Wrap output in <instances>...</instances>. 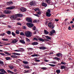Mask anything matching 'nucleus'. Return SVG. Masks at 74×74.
Segmentation results:
<instances>
[{"label": "nucleus", "mask_w": 74, "mask_h": 74, "mask_svg": "<svg viewBox=\"0 0 74 74\" xmlns=\"http://www.w3.org/2000/svg\"><path fill=\"white\" fill-rule=\"evenodd\" d=\"M17 16L19 17H22L23 16V15L22 14H18L13 15L10 17V19L12 20L16 19L17 18Z\"/></svg>", "instance_id": "nucleus-1"}, {"label": "nucleus", "mask_w": 74, "mask_h": 74, "mask_svg": "<svg viewBox=\"0 0 74 74\" xmlns=\"http://www.w3.org/2000/svg\"><path fill=\"white\" fill-rule=\"evenodd\" d=\"M25 35L27 37H30L32 36V33L30 31H27L25 32Z\"/></svg>", "instance_id": "nucleus-2"}, {"label": "nucleus", "mask_w": 74, "mask_h": 74, "mask_svg": "<svg viewBox=\"0 0 74 74\" xmlns=\"http://www.w3.org/2000/svg\"><path fill=\"white\" fill-rule=\"evenodd\" d=\"M46 16L47 17H50L51 16V10L50 9H48L46 12Z\"/></svg>", "instance_id": "nucleus-3"}, {"label": "nucleus", "mask_w": 74, "mask_h": 74, "mask_svg": "<svg viewBox=\"0 0 74 74\" xmlns=\"http://www.w3.org/2000/svg\"><path fill=\"white\" fill-rule=\"evenodd\" d=\"M48 26L51 29H53L54 28L53 24L51 22H49L48 23Z\"/></svg>", "instance_id": "nucleus-4"}, {"label": "nucleus", "mask_w": 74, "mask_h": 74, "mask_svg": "<svg viewBox=\"0 0 74 74\" xmlns=\"http://www.w3.org/2000/svg\"><path fill=\"white\" fill-rule=\"evenodd\" d=\"M26 21L27 22H28L32 23V19L30 17H27L26 18Z\"/></svg>", "instance_id": "nucleus-5"}, {"label": "nucleus", "mask_w": 74, "mask_h": 74, "mask_svg": "<svg viewBox=\"0 0 74 74\" xmlns=\"http://www.w3.org/2000/svg\"><path fill=\"white\" fill-rule=\"evenodd\" d=\"M26 25L28 27H32L33 26H34V24L32 23H27L26 24Z\"/></svg>", "instance_id": "nucleus-6"}, {"label": "nucleus", "mask_w": 74, "mask_h": 74, "mask_svg": "<svg viewBox=\"0 0 74 74\" xmlns=\"http://www.w3.org/2000/svg\"><path fill=\"white\" fill-rule=\"evenodd\" d=\"M4 13L5 14H9L11 13V11L10 10H6L4 11Z\"/></svg>", "instance_id": "nucleus-7"}, {"label": "nucleus", "mask_w": 74, "mask_h": 74, "mask_svg": "<svg viewBox=\"0 0 74 74\" xmlns=\"http://www.w3.org/2000/svg\"><path fill=\"white\" fill-rule=\"evenodd\" d=\"M20 10L22 12H25L26 11V9L24 7H22L20 8Z\"/></svg>", "instance_id": "nucleus-8"}, {"label": "nucleus", "mask_w": 74, "mask_h": 74, "mask_svg": "<svg viewBox=\"0 0 74 74\" xmlns=\"http://www.w3.org/2000/svg\"><path fill=\"white\" fill-rule=\"evenodd\" d=\"M55 33V31L54 30H52L50 32V34L51 36H52L54 33Z\"/></svg>", "instance_id": "nucleus-9"}, {"label": "nucleus", "mask_w": 74, "mask_h": 74, "mask_svg": "<svg viewBox=\"0 0 74 74\" xmlns=\"http://www.w3.org/2000/svg\"><path fill=\"white\" fill-rule=\"evenodd\" d=\"M15 8L14 6H11L10 7L6 8V9L7 10H13Z\"/></svg>", "instance_id": "nucleus-10"}, {"label": "nucleus", "mask_w": 74, "mask_h": 74, "mask_svg": "<svg viewBox=\"0 0 74 74\" xmlns=\"http://www.w3.org/2000/svg\"><path fill=\"white\" fill-rule=\"evenodd\" d=\"M18 42V40L16 39L13 40L12 42V43H16Z\"/></svg>", "instance_id": "nucleus-11"}, {"label": "nucleus", "mask_w": 74, "mask_h": 74, "mask_svg": "<svg viewBox=\"0 0 74 74\" xmlns=\"http://www.w3.org/2000/svg\"><path fill=\"white\" fill-rule=\"evenodd\" d=\"M35 3L36 2L34 1H32V2H30V5L33 6L34 5V4H35Z\"/></svg>", "instance_id": "nucleus-12"}, {"label": "nucleus", "mask_w": 74, "mask_h": 74, "mask_svg": "<svg viewBox=\"0 0 74 74\" xmlns=\"http://www.w3.org/2000/svg\"><path fill=\"white\" fill-rule=\"evenodd\" d=\"M31 72V70H28L27 71L25 70V71L24 72V73H29Z\"/></svg>", "instance_id": "nucleus-13"}, {"label": "nucleus", "mask_w": 74, "mask_h": 74, "mask_svg": "<svg viewBox=\"0 0 74 74\" xmlns=\"http://www.w3.org/2000/svg\"><path fill=\"white\" fill-rule=\"evenodd\" d=\"M0 71H1V72H2V73H6V72L3 69H0Z\"/></svg>", "instance_id": "nucleus-14"}, {"label": "nucleus", "mask_w": 74, "mask_h": 74, "mask_svg": "<svg viewBox=\"0 0 74 74\" xmlns=\"http://www.w3.org/2000/svg\"><path fill=\"white\" fill-rule=\"evenodd\" d=\"M39 49H42L43 50H44L46 49V48H45V47L42 46V47H39Z\"/></svg>", "instance_id": "nucleus-15"}, {"label": "nucleus", "mask_w": 74, "mask_h": 74, "mask_svg": "<svg viewBox=\"0 0 74 74\" xmlns=\"http://www.w3.org/2000/svg\"><path fill=\"white\" fill-rule=\"evenodd\" d=\"M13 3L12 1H10L7 3V4L8 5H11V4H12V3Z\"/></svg>", "instance_id": "nucleus-16"}, {"label": "nucleus", "mask_w": 74, "mask_h": 74, "mask_svg": "<svg viewBox=\"0 0 74 74\" xmlns=\"http://www.w3.org/2000/svg\"><path fill=\"white\" fill-rule=\"evenodd\" d=\"M62 55L60 53H58L56 54V56L57 57H60V56H62Z\"/></svg>", "instance_id": "nucleus-17"}, {"label": "nucleus", "mask_w": 74, "mask_h": 74, "mask_svg": "<svg viewBox=\"0 0 74 74\" xmlns=\"http://www.w3.org/2000/svg\"><path fill=\"white\" fill-rule=\"evenodd\" d=\"M56 72L58 74H60V69H57L56 70Z\"/></svg>", "instance_id": "nucleus-18"}, {"label": "nucleus", "mask_w": 74, "mask_h": 74, "mask_svg": "<svg viewBox=\"0 0 74 74\" xmlns=\"http://www.w3.org/2000/svg\"><path fill=\"white\" fill-rule=\"evenodd\" d=\"M20 42H21V43H22V44H25V41L23 40H20Z\"/></svg>", "instance_id": "nucleus-19"}, {"label": "nucleus", "mask_w": 74, "mask_h": 74, "mask_svg": "<svg viewBox=\"0 0 74 74\" xmlns=\"http://www.w3.org/2000/svg\"><path fill=\"white\" fill-rule=\"evenodd\" d=\"M46 2L47 4H50L51 3L50 0H46Z\"/></svg>", "instance_id": "nucleus-20"}, {"label": "nucleus", "mask_w": 74, "mask_h": 74, "mask_svg": "<svg viewBox=\"0 0 74 74\" xmlns=\"http://www.w3.org/2000/svg\"><path fill=\"white\" fill-rule=\"evenodd\" d=\"M12 55H18V56H19V55H20L21 54L19 53H12Z\"/></svg>", "instance_id": "nucleus-21"}, {"label": "nucleus", "mask_w": 74, "mask_h": 74, "mask_svg": "<svg viewBox=\"0 0 74 74\" xmlns=\"http://www.w3.org/2000/svg\"><path fill=\"white\" fill-rule=\"evenodd\" d=\"M4 53L6 55H11V53H8V52H7V51H4Z\"/></svg>", "instance_id": "nucleus-22"}, {"label": "nucleus", "mask_w": 74, "mask_h": 74, "mask_svg": "<svg viewBox=\"0 0 74 74\" xmlns=\"http://www.w3.org/2000/svg\"><path fill=\"white\" fill-rule=\"evenodd\" d=\"M61 69H66V66H64L62 65L61 66Z\"/></svg>", "instance_id": "nucleus-23"}, {"label": "nucleus", "mask_w": 74, "mask_h": 74, "mask_svg": "<svg viewBox=\"0 0 74 74\" xmlns=\"http://www.w3.org/2000/svg\"><path fill=\"white\" fill-rule=\"evenodd\" d=\"M38 44V42H34L32 43V45H37V44Z\"/></svg>", "instance_id": "nucleus-24"}, {"label": "nucleus", "mask_w": 74, "mask_h": 74, "mask_svg": "<svg viewBox=\"0 0 74 74\" xmlns=\"http://www.w3.org/2000/svg\"><path fill=\"white\" fill-rule=\"evenodd\" d=\"M11 57L13 58H17V56L14 55H12L11 56Z\"/></svg>", "instance_id": "nucleus-25"}, {"label": "nucleus", "mask_w": 74, "mask_h": 74, "mask_svg": "<svg viewBox=\"0 0 74 74\" xmlns=\"http://www.w3.org/2000/svg\"><path fill=\"white\" fill-rule=\"evenodd\" d=\"M42 6H44V7H47V4L45 3H42Z\"/></svg>", "instance_id": "nucleus-26"}, {"label": "nucleus", "mask_w": 74, "mask_h": 74, "mask_svg": "<svg viewBox=\"0 0 74 74\" xmlns=\"http://www.w3.org/2000/svg\"><path fill=\"white\" fill-rule=\"evenodd\" d=\"M45 37L47 39H48V40H51V38L49 37L48 36H45Z\"/></svg>", "instance_id": "nucleus-27"}, {"label": "nucleus", "mask_w": 74, "mask_h": 74, "mask_svg": "<svg viewBox=\"0 0 74 74\" xmlns=\"http://www.w3.org/2000/svg\"><path fill=\"white\" fill-rule=\"evenodd\" d=\"M44 32L45 34H48V33H49V32L47 30H45Z\"/></svg>", "instance_id": "nucleus-28"}, {"label": "nucleus", "mask_w": 74, "mask_h": 74, "mask_svg": "<svg viewBox=\"0 0 74 74\" xmlns=\"http://www.w3.org/2000/svg\"><path fill=\"white\" fill-rule=\"evenodd\" d=\"M38 54H34V55H32V57H35V56H38Z\"/></svg>", "instance_id": "nucleus-29"}, {"label": "nucleus", "mask_w": 74, "mask_h": 74, "mask_svg": "<svg viewBox=\"0 0 74 74\" xmlns=\"http://www.w3.org/2000/svg\"><path fill=\"white\" fill-rule=\"evenodd\" d=\"M2 40H3V41H8V39L7 38H2Z\"/></svg>", "instance_id": "nucleus-30"}, {"label": "nucleus", "mask_w": 74, "mask_h": 74, "mask_svg": "<svg viewBox=\"0 0 74 74\" xmlns=\"http://www.w3.org/2000/svg\"><path fill=\"white\" fill-rule=\"evenodd\" d=\"M5 59L7 60H11V58L10 57H7L5 58Z\"/></svg>", "instance_id": "nucleus-31"}, {"label": "nucleus", "mask_w": 74, "mask_h": 74, "mask_svg": "<svg viewBox=\"0 0 74 74\" xmlns=\"http://www.w3.org/2000/svg\"><path fill=\"white\" fill-rule=\"evenodd\" d=\"M8 72L9 73H10V74H13V73H14L13 72L9 70H8Z\"/></svg>", "instance_id": "nucleus-32"}, {"label": "nucleus", "mask_w": 74, "mask_h": 74, "mask_svg": "<svg viewBox=\"0 0 74 74\" xmlns=\"http://www.w3.org/2000/svg\"><path fill=\"white\" fill-rule=\"evenodd\" d=\"M6 33L8 34H11V32L10 31H8Z\"/></svg>", "instance_id": "nucleus-33"}, {"label": "nucleus", "mask_w": 74, "mask_h": 74, "mask_svg": "<svg viewBox=\"0 0 74 74\" xmlns=\"http://www.w3.org/2000/svg\"><path fill=\"white\" fill-rule=\"evenodd\" d=\"M41 69L42 70H47V68L45 67H41Z\"/></svg>", "instance_id": "nucleus-34"}, {"label": "nucleus", "mask_w": 74, "mask_h": 74, "mask_svg": "<svg viewBox=\"0 0 74 74\" xmlns=\"http://www.w3.org/2000/svg\"><path fill=\"white\" fill-rule=\"evenodd\" d=\"M39 41H42V42L44 41V39L41 38H40L39 39Z\"/></svg>", "instance_id": "nucleus-35"}, {"label": "nucleus", "mask_w": 74, "mask_h": 74, "mask_svg": "<svg viewBox=\"0 0 74 74\" xmlns=\"http://www.w3.org/2000/svg\"><path fill=\"white\" fill-rule=\"evenodd\" d=\"M36 14H37V15H38V16H40V15H41V12H37V13H36Z\"/></svg>", "instance_id": "nucleus-36"}, {"label": "nucleus", "mask_w": 74, "mask_h": 74, "mask_svg": "<svg viewBox=\"0 0 74 74\" xmlns=\"http://www.w3.org/2000/svg\"><path fill=\"white\" fill-rule=\"evenodd\" d=\"M16 33L17 34H18L20 33V32H19V31L18 30H16Z\"/></svg>", "instance_id": "nucleus-37"}, {"label": "nucleus", "mask_w": 74, "mask_h": 74, "mask_svg": "<svg viewBox=\"0 0 74 74\" xmlns=\"http://www.w3.org/2000/svg\"><path fill=\"white\" fill-rule=\"evenodd\" d=\"M12 36H16V34H15L13 32H12Z\"/></svg>", "instance_id": "nucleus-38"}, {"label": "nucleus", "mask_w": 74, "mask_h": 74, "mask_svg": "<svg viewBox=\"0 0 74 74\" xmlns=\"http://www.w3.org/2000/svg\"><path fill=\"white\" fill-rule=\"evenodd\" d=\"M34 10L35 11H40L39 8H36Z\"/></svg>", "instance_id": "nucleus-39"}, {"label": "nucleus", "mask_w": 74, "mask_h": 74, "mask_svg": "<svg viewBox=\"0 0 74 74\" xmlns=\"http://www.w3.org/2000/svg\"><path fill=\"white\" fill-rule=\"evenodd\" d=\"M20 34L21 36H25V34L23 32H21L20 33Z\"/></svg>", "instance_id": "nucleus-40"}, {"label": "nucleus", "mask_w": 74, "mask_h": 74, "mask_svg": "<svg viewBox=\"0 0 74 74\" xmlns=\"http://www.w3.org/2000/svg\"><path fill=\"white\" fill-rule=\"evenodd\" d=\"M53 59H56V60H60V58H58V57H55L54 58H53Z\"/></svg>", "instance_id": "nucleus-41"}, {"label": "nucleus", "mask_w": 74, "mask_h": 74, "mask_svg": "<svg viewBox=\"0 0 74 74\" xmlns=\"http://www.w3.org/2000/svg\"><path fill=\"white\" fill-rule=\"evenodd\" d=\"M23 62L24 64H29V63L27 61H23Z\"/></svg>", "instance_id": "nucleus-42"}, {"label": "nucleus", "mask_w": 74, "mask_h": 74, "mask_svg": "<svg viewBox=\"0 0 74 74\" xmlns=\"http://www.w3.org/2000/svg\"><path fill=\"white\" fill-rule=\"evenodd\" d=\"M1 36H5V33H3V34H0Z\"/></svg>", "instance_id": "nucleus-43"}, {"label": "nucleus", "mask_w": 74, "mask_h": 74, "mask_svg": "<svg viewBox=\"0 0 74 74\" xmlns=\"http://www.w3.org/2000/svg\"><path fill=\"white\" fill-rule=\"evenodd\" d=\"M4 16H5V15L3 14H1L0 15V18H3V17H4Z\"/></svg>", "instance_id": "nucleus-44"}, {"label": "nucleus", "mask_w": 74, "mask_h": 74, "mask_svg": "<svg viewBox=\"0 0 74 74\" xmlns=\"http://www.w3.org/2000/svg\"><path fill=\"white\" fill-rule=\"evenodd\" d=\"M49 66H53V67H54V66H55V65L54 64H48Z\"/></svg>", "instance_id": "nucleus-45"}, {"label": "nucleus", "mask_w": 74, "mask_h": 74, "mask_svg": "<svg viewBox=\"0 0 74 74\" xmlns=\"http://www.w3.org/2000/svg\"><path fill=\"white\" fill-rule=\"evenodd\" d=\"M9 67L10 69H12L14 68V66H10Z\"/></svg>", "instance_id": "nucleus-46"}, {"label": "nucleus", "mask_w": 74, "mask_h": 74, "mask_svg": "<svg viewBox=\"0 0 74 74\" xmlns=\"http://www.w3.org/2000/svg\"><path fill=\"white\" fill-rule=\"evenodd\" d=\"M4 62L0 60V64H3Z\"/></svg>", "instance_id": "nucleus-47"}, {"label": "nucleus", "mask_w": 74, "mask_h": 74, "mask_svg": "<svg viewBox=\"0 0 74 74\" xmlns=\"http://www.w3.org/2000/svg\"><path fill=\"white\" fill-rule=\"evenodd\" d=\"M25 68L26 69H30V67H29V66H25Z\"/></svg>", "instance_id": "nucleus-48"}, {"label": "nucleus", "mask_w": 74, "mask_h": 74, "mask_svg": "<svg viewBox=\"0 0 74 74\" xmlns=\"http://www.w3.org/2000/svg\"><path fill=\"white\" fill-rule=\"evenodd\" d=\"M0 54L1 55H2V56H5V54L4 53H0Z\"/></svg>", "instance_id": "nucleus-49"}, {"label": "nucleus", "mask_w": 74, "mask_h": 74, "mask_svg": "<svg viewBox=\"0 0 74 74\" xmlns=\"http://www.w3.org/2000/svg\"><path fill=\"white\" fill-rule=\"evenodd\" d=\"M33 29L34 30H36V27L35 26H34L33 27Z\"/></svg>", "instance_id": "nucleus-50"}, {"label": "nucleus", "mask_w": 74, "mask_h": 74, "mask_svg": "<svg viewBox=\"0 0 74 74\" xmlns=\"http://www.w3.org/2000/svg\"><path fill=\"white\" fill-rule=\"evenodd\" d=\"M14 51H16V52H21V50L19 49L18 50H14Z\"/></svg>", "instance_id": "nucleus-51"}, {"label": "nucleus", "mask_w": 74, "mask_h": 74, "mask_svg": "<svg viewBox=\"0 0 74 74\" xmlns=\"http://www.w3.org/2000/svg\"><path fill=\"white\" fill-rule=\"evenodd\" d=\"M20 50V52H21V51H23L24 50V49L23 48H21L20 49V50Z\"/></svg>", "instance_id": "nucleus-52"}, {"label": "nucleus", "mask_w": 74, "mask_h": 74, "mask_svg": "<svg viewBox=\"0 0 74 74\" xmlns=\"http://www.w3.org/2000/svg\"><path fill=\"white\" fill-rule=\"evenodd\" d=\"M26 40L27 41H28V42H29L30 41V40L28 38H26Z\"/></svg>", "instance_id": "nucleus-53"}, {"label": "nucleus", "mask_w": 74, "mask_h": 74, "mask_svg": "<svg viewBox=\"0 0 74 74\" xmlns=\"http://www.w3.org/2000/svg\"><path fill=\"white\" fill-rule=\"evenodd\" d=\"M51 63H53V64H56V61H53L51 62Z\"/></svg>", "instance_id": "nucleus-54"}, {"label": "nucleus", "mask_w": 74, "mask_h": 74, "mask_svg": "<svg viewBox=\"0 0 74 74\" xmlns=\"http://www.w3.org/2000/svg\"><path fill=\"white\" fill-rule=\"evenodd\" d=\"M38 39L36 38H34L33 39V40H34V41H38Z\"/></svg>", "instance_id": "nucleus-55"}, {"label": "nucleus", "mask_w": 74, "mask_h": 74, "mask_svg": "<svg viewBox=\"0 0 74 74\" xmlns=\"http://www.w3.org/2000/svg\"><path fill=\"white\" fill-rule=\"evenodd\" d=\"M35 60L36 62H40V60L36 59Z\"/></svg>", "instance_id": "nucleus-56"}, {"label": "nucleus", "mask_w": 74, "mask_h": 74, "mask_svg": "<svg viewBox=\"0 0 74 74\" xmlns=\"http://www.w3.org/2000/svg\"><path fill=\"white\" fill-rule=\"evenodd\" d=\"M34 15L35 16H37V17H39L38 15L37 14H34Z\"/></svg>", "instance_id": "nucleus-57"}, {"label": "nucleus", "mask_w": 74, "mask_h": 74, "mask_svg": "<svg viewBox=\"0 0 74 74\" xmlns=\"http://www.w3.org/2000/svg\"><path fill=\"white\" fill-rule=\"evenodd\" d=\"M61 64H66V62H62L61 63Z\"/></svg>", "instance_id": "nucleus-58"}, {"label": "nucleus", "mask_w": 74, "mask_h": 74, "mask_svg": "<svg viewBox=\"0 0 74 74\" xmlns=\"http://www.w3.org/2000/svg\"><path fill=\"white\" fill-rule=\"evenodd\" d=\"M22 28L23 29H26V27L25 26H24L23 27H22Z\"/></svg>", "instance_id": "nucleus-59"}, {"label": "nucleus", "mask_w": 74, "mask_h": 74, "mask_svg": "<svg viewBox=\"0 0 74 74\" xmlns=\"http://www.w3.org/2000/svg\"><path fill=\"white\" fill-rule=\"evenodd\" d=\"M68 29L69 30H70L71 29V27H70V26H69L68 27Z\"/></svg>", "instance_id": "nucleus-60"}, {"label": "nucleus", "mask_w": 74, "mask_h": 74, "mask_svg": "<svg viewBox=\"0 0 74 74\" xmlns=\"http://www.w3.org/2000/svg\"><path fill=\"white\" fill-rule=\"evenodd\" d=\"M45 62H49V60H45Z\"/></svg>", "instance_id": "nucleus-61"}, {"label": "nucleus", "mask_w": 74, "mask_h": 74, "mask_svg": "<svg viewBox=\"0 0 74 74\" xmlns=\"http://www.w3.org/2000/svg\"><path fill=\"white\" fill-rule=\"evenodd\" d=\"M55 21H56V22H58V21H59V19H58L56 18H55Z\"/></svg>", "instance_id": "nucleus-62"}, {"label": "nucleus", "mask_w": 74, "mask_h": 74, "mask_svg": "<svg viewBox=\"0 0 74 74\" xmlns=\"http://www.w3.org/2000/svg\"><path fill=\"white\" fill-rule=\"evenodd\" d=\"M17 24L18 25H21V24L20 23H17Z\"/></svg>", "instance_id": "nucleus-63"}, {"label": "nucleus", "mask_w": 74, "mask_h": 74, "mask_svg": "<svg viewBox=\"0 0 74 74\" xmlns=\"http://www.w3.org/2000/svg\"><path fill=\"white\" fill-rule=\"evenodd\" d=\"M0 74H5L2 72H0Z\"/></svg>", "instance_id": "nucleus-64"}]
</instances>
